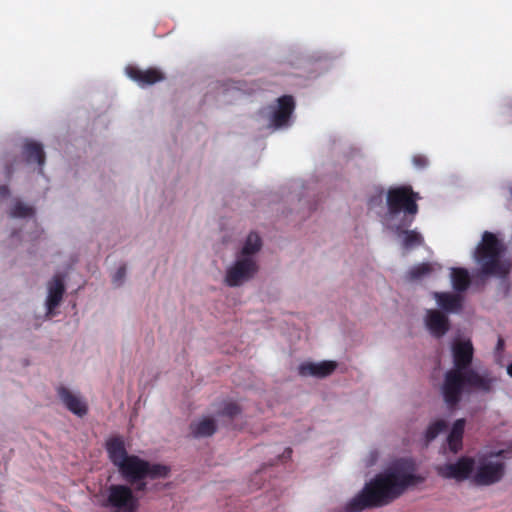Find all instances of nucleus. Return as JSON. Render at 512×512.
Masks as SVG:
<instances>
[{
	"mask_svg": "<svg viewBox=\"0 0 512 512\" xmlns=\"http://www.w3.org/2000/svg\"><path fill=\"white\" fill-rule=\"evenodd\" d=\"M423 480L424 478L416 473L415 464L411 459L393 460L347 502L346 510L359 512L369 507L387 505Z\"/></svg>",
	"mask_w": 512,
	"mask_h": 512,
	"instance_id": "nucleus-1",
	"label": "nucleus"
},
{
	"mask_svg": "<svg viewBox=\"0 0 512 512\" xmlns=\"http://www.w3.org/2000/svg\"><path fill=\"white\" fill-rule=\"evenodd\" d=\"M453 368L446 372L441 387L445 402L449 405L456 404L461 395L468 389L489 391L493 384V378L485 371L468 369L472 362L474 348L472 342L466 337H457L451 343Z\"/></svg>",
	"mask_w": 512,
	"mask_h": 512,
	"instance_id": "nucleus-2",
	"label": "nucleus"
},
{
	"mask_svg": "<svg viewBox=\"0 0 512 512\" xmlns=\"http://www.w3.org/2000/svg\"><path fill=\"white\" fill-rule=\"evenodd\" d=\"M443 478L470 482L487 486L500 481L505 472L502 452L479 455L475 458L464 457L454 463L437 467Z\"/></svg>",
	"mask_w": 512,
	"mask_h": 512,
	"instance_id": "nucleus-3",
	"label": "nucleus"
},
{
	"mask_svg": "<svg viewBox=\"0 0 512 512\" xmlns=\"http://www.w3.org/2000/svg\"><path fill=\"white\" fill-rule=\"evenodd\" d=\"M106 449L110 461L127 479L137 480L144 477L152 479L166 478L170 474V468L166 465L150 464L138 456L129 455L125 448V442L121 437L107 440Z\"/></svg>",
	"mask_w": 512,
	"mask_h": 512,
	"instance_id": "nucleus-4",
	"label": "nucleus"
},
{
	"mask_svg": "<svg viewBox=\"0 0 512 512\" xmlns=\"http://www.w3.org/2000/svg\"><path fill=\"white\" fill-rule=\"evenodd\" d=\"M418 198L408 186L390 188L386 195L387 211L382 220L384 228L397 230L403 225H411L418 212Z\"/></svg>",
	"mask_w": 512,
	"mask_h": 512,
	"instance_id": "nucleus-5",
	"label": "nucleus"
},
{
	"mask_svg": "<svg viewBox=\"0 0 512 512\" xmlns=\"http://www.w3.org/2000/svg\"><path fill=\"white\" fill-rule=\"evenodd\" d=\"M503 250L496 235L488 231L483 233L482 240L473 253L482 274L504 276L509 272L511 263L503 257Z\"/></svg>",
	"mask_w": 512,
	"mask_h": 512,
	"instance_id": "nucleus-6",
	"label": "nucleus"
},
{
	"mask_svg": "<svg viewBox=\"0 0 512 512\" xmlns=\"http://www.w3.org/2000/svg\"><path fill=\"white\" fill-rule=\"evenodd\" d=\"M259 262L242 259L234 255L226 264L222 283L229 288H239L252 281L259 273Z\"/></svg>",
	"mask_w": 512,
	"mask_h": 512,
	"instance_id": "nucleus-7",
	"label": "nucleus"
},
{
	"mask_svg": "<svg viewBox=\"0 0 512 512\" xmlns=\"http://www.w3.org/2000/svg\"><path fill=\"white\" fill-rule=\"evenodd\" d=\"M295 104L291 96L280 97L277 103L262 111L269 127L279 129L289 125Z\"/></svg>",
	"mask_w": 512,
	"mask_h": 512,
	"instance_id": "nucleus-8",
	"label": "nucleus"
},
{
	"mask_svg": "<svg viewBox=\"0 0 512 512\" xmlns=\"http://www.w3.org/2000/svg\"><path fill=\"white\" fill-rule=\"evenodd\" d=\"M106 505L114 512H136L138 500L129 487L112 485L108 489Z\"/></svg>",
	"mask_w": 512,
	"mask_h": 512,
	"instance_id": "nucleus-9",
	"label": "nucleus"
},
{
	"mask_svg": "<svg viewBox=\"0 0 512 512\" xmlns=\"http://www.w3.org/2000/svg\"><path fill=\"white\" fill-rule=\"evenodd\" d=\"M338 363L333 360L304 361L298 366V374L302 377L325 378L334 373Z\"/></svg>",
	"mask_w": 512,
	"mask_h": 512,
	"instance_id": "nucleus-10",
	"label": "nucleus"
},
{
	"mask_svg": "<svg viewBox=\"0 0 512 512\" xmlns=\"http://www.w3.org/2000/svg\"><path fill=\"white\" fill-rule=\"evenodd\" d=\"M57 396L71 413L78 417H83L87 414L88 405L78 392H74L64 386H59L57 388Z\"/></svg>",
	"mask_w": 512,
	"mask_h": 512,
	"instance_id": "nucleus-11",
	"label": "nucleus"
},
{
	"mask_svg": "<svg viewBox=\"0 0 512 512\" xmlns=\"http://www.w3.org/2000/svg\"><path fill=\"white\" fill-rule=\"evenodd\" d=\"M262 247L263 240L261 236L257 232L251 231L241 240L234 255L242 259L259 262L258 254L262 250Z\"/></svg>",
	"mask_w": 512,
	"mask_h": 512,
	"instance_id": "nucleus-12",
	"label": "nucleus"
},
{
	"mask_svg": "<svg viewBox=\"0 0 512 512\" xmlns=\"http://www.w3.org/2000/svg\"><path fill=\"white\" fill-rule=\"evenodd\" d=\"M47 295L45 299L46 317L50 318L53 311L62 301L65 291L63 280L59 276H54L47 282Z\"/></svg>",
	"mask_w": 512,
	"mask_h": 512,
	"instance_id": "nucleus-13",
	"label": "nucleus"
},
{
	"mask_svg": "<svg viewBox=\"0 0 512 512\" xmlns=\"http://www.w3.org/2000/svg\"><path fill=\"white\" fill-rule=\"evenodd\" d=\"M424 322L428 331L437 338L444 336L449 330L448 317L435 309L426 311Z\"/></svg>",
	"mask_w": 512,
	"mask_h": 512,
	"instance_id": "nucleus-14",
	"label": "nucleus"
},
{
	"mask_svg": "<svg viewBox=\"0 0 512 512\" xmlns=\"http://www.w3.org/2000/svg\"><path fill=\"white\" fill-rule=\"evenodd\" d=\"M410 225H403L397 230L386 229L400 244L402 249L409 251L423 243V237L416 230H408Z\"/></svg>",
	"mask_w": 512,
	"mask_h": 512,
	"instance_id": "nucleus-15",
	"label": "nucleus"
},
{
	"mask_svg": "<svg viewBox=\"0 0 512 512\" xmlns=\"http://www.w3.org/2000/svg\"><path fill=\"white\" fill-rule=\"evenodd\" d=\"M126 75L138 83L139 86L152 85L164 79L163 74L157 69L141 70L133 66L125 69Z\"/></svg>",
	"mask_w": 512,
	"mask_h": 512,
	"instance_id": "nucleus-16",
	"label": "nucleus"
},
{
	"mask_svg": "<svg viewBox=\"0 0 512 512\" xmlns=\"http://www.w3.org/2000/svg\"><path fill=\"white\" fill-rule=\"evenodd\" d=\"M437 305L447 313H457L462 307V297L452 293H434Z\"/></svg>",
	"mask_w": 512,
	"mask_h": 512,
	"instance_id": "nucleus-17",
	"label": "nucleus"
},
{
	"mask_svg": "<svg viewBox=\"0 0 512 512\" xmlns=\"http://www.w3.org/2000/svg\"><path fill=\"white\" fill-rule=\"evenodd\" d=\"M464 427H465V420L464 419H458L454 422L449 435L447 437V442L449 449L456 453L458 452L462 447V437L464 433Z\"/></svg>",
	"mask_w": 512,
	"mask_h": 512,
	"instance_id": "nucleus-18",
	"label": "nucleus"
},
{
	"mask_svg": "<svg viewBox=\"0 0 512 512\" xmlns=\"http://www.w3.org/2000/svg\"><path fill=\"white\" fill-rule=\"evenodd\" d=\"M216 430L215 420L211 417H202L191 425V433L195 437L211 436Z\"/></svg>",
	"mask_w": 512,
	"mask_h": 512,
	"instance_id": "nucleus-19",
	"label": "nucleus"
},
{
	"mask_svg": "<svg viewBox=\"0 0 512 512\" xmlns=\"http://www.w3.org/2000/svg\"><path fill=\"white\" fill-rule=\"evenodd\" d=\"M450 277L453 288L458 291L465 290L470 283L469 273L463 268H452Z\"/></svg>",
	"mask_w": 512,
	"mask_h": 512,
	"instance_id": "nucleus-20",
	"label": "nucleus"
},
{
	"mask_svg": "<svg viewBox=\"0 0 512 512\" xmlns=\"http://www.w3.org/2000/svg\"><path fill=\"white\" fill-rule=\"evenodd\" d=\"M9 215L12 218H23V219H29L32 218L34 215V209L33 207L19 201L15 200L10 209H9Z\"/></svg>",
	"mask_w": 512,
	"mask_h": 512,
	"instance_id": "nucleus-21",
	"label": "nucleus"
},
{
	"mask_svg": "<svg viewBox=\"0 0 512 512\" xmlns=\"http://www.w3.org/2000/svg\"><path fill=\"white\" fill-rule=\"evenodd\" d=\"M24 155L27 162H37L39 165L44 163L42 147L35 142H27L25 144Z\"/></svg>",
	"mask_w": 512,
	"mask_h": 512,
	"instance_id": "nucleus-22",
	"label": "nucleus"
},
{
	"mask_svg": "<svg viewBox=\"0 0 512 512\" xmlns=\"http://www.w3.org/2000/svg\"><path fill=\"white\" fill-rule=\"evenodd\" d=\"M436 265L431 263H422L412 267L407 276L411 280H420L435 270Z\"/></svg>",
	"mask_w": 512,
	"mask_h": 512,
	"instance_id": "nucleus-23",
	"label": "nucleus"
},
{
	"mask_svg": "<svg viewBox=\"0 0 512 512\" xmlns=\"http://www.w3.org/2000/svg\"><path fill=\"white\" fill-rule=\"evenodd\" d=\"M446 421L442 419L435 420L430 423L425 432L426 443L434 440L446 428Z\"/></svg>",
	"mask_w": 512,
	"mask_h": 512,
	"instance_id": "nucleus-24",
	"label": "nucleus"
},
{
	"mask_svg": "<svg viewBox=\"0 0 512 512\" xmlns=\"http://www.w3.org/2000/svg\"><path fill=\"white\" fill-rule=\"evenodd\" d=\"M381 450L379 448H371L363 456L362 461L366 467L374 466L381 458Z\"/></svg>",
	"mask_w": 512,
	"mask_h": 512,
	"instance_id": "nucleus-25",
	"label": "nucleus"
},
{
	"mask_svg": "<svg viewBox=\"0 0 512 512\" xmlns=\"http://www.w3.org/2000/svg\"><path fill=\"white\" fill-rule=\"evenodd\" d=\"M240 412H241L240 407L238 406V404H236L234 402H229V403L225 404V406L222 410V414L229 416V417H234V416L238 415Z\"/></svg>",
	"mask_w": 512,
	"mask_h": 512,
	"instance_id": "nucleus-26",
	"label": "nucleus"
},
{
	"mask_svg": "<svg viewBox=\"0 0 512 512\" xmlns=\"http://www.w3.org/2000/svg\"><path fill=\"white\" fill-rule=\"evenodd\" d=\"M126 277V268L124 266L119 267L112 276V282L115 286H121L124 283Z\"/></svg>",
	"mask_w": 512,
	"mask_h": 512,
	"instance_id": "nucleus-27",
	"label": "nucleus"
},
{
	"mask_svg": "<svg viewBox=\"0 0 512 512\" xmlns=\"http://www.w3.org/2000/svg\"><path fill=\"white\" fill-rule=\"evenodd\" d=\"M413 163L416 167H424L427 164V159L423 156H414Z\"/></svg>",
	"mask_w": 512,
	"mask_h": 512,
	"instance_id": "nucleus-28",
	"label": "nucleus"
},
{
	"mask_svg": "<svg viewBox=\"0 0 512 512\" xmlns=\"http://www.w3.org/2000/svg\"><path fill=\"white\" fill-rule=\"evenodd\" d=\"M8 189L4 186L0 187V199L8 195Z\"/></svg>",
	"mask_w": 512,
	"mask_h": 512,
	"instance_id": "nucleus-29",
	"label": "nucleus"
}]
</instances>
